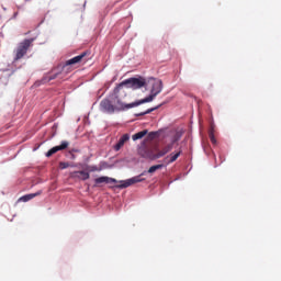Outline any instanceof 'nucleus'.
I'll list each match as a JSON object with an SVG mask.
<instances>
[{
  "instance_id": "obj_7",
  "label": "nucleus",
  "mask_w": 281,
  "mask_h": 281,
  "mask_svg": "<svg viewBox=\"0 0 281 281\" xmlns=\"http://www.w3.org/2000/svg\"><path fill=\"white\" fill-rule=\"evenodd\" d=\"M145 175H146V171H144L139 176H136L134 178L127 179V180L123 181L119 186V188L124 189V188H130V186H133L135 183H140V181H144V178H142V177H144Z\"/></svg>"
},
{
  "instance_id": "obj_22",
  "label": "nucleus",
  "mask_w": 281,
  "mask_h": 281,
  "mask_svg": "<svg viewBox=\"0 0 281 281\" xmlns=\"http://www.w3.org/2000/svg\"><path fill=\"white\" fill-rule=\"evenodd\" d=\"M155 135H157V133L150 132V133L148 134V138H149V139H155Z\"/></svg>"
},
{
  "instance_id": "obj_9",
  "label": "nucleus",
  "mask_w": 281,
  "mask_h": 281,
  "mask_svg": "<svg viewBox=\"0 0 281 281\" xmlns=\"http://www.w3.org/2000/svg\"><path fill=\"white\" fill-rule=\"evenodd\" d=\"M67 148H69V142L63 140L60 145L50 148L46 153V157H52V155H56V153H58L60 150H67Z\"/></svg>"
},
{
  "instance_id": "obj_1",
  "label": "nucleus",
  "mask_w": 281,
  "mask_h": 281,
  "mask_svg": "<svg viewBox=\"0 0 281 281\" xmlns=\"http://www.w3.org/2000/svg\"><path fill=\"white\" fill-rule=\"evenodd\" d=\"M173 144L166 145L160 150H155L153 147L146 146V143H143L140 147L138 148V155L143 157L144 159H150L151 161H155L157 159H161V157H165V155H168L172 150Z\"/></svg>"
},
{
  "instance_id": "obj_11",
  "label": "nucleus",
  "mask_w": 281,
  "mask_h": 281,
  "mask_svg": "<svg viewBox=\"0 0 281 281\" xmlns=\"http://www.w3.org/2000/svg\"><path fill=\"white\" fill-rule=\"evenodd\" d=\"M179 157H181V150L176 154H170L169 156L165 157L162 161L165 166H170V164H175Z\"/></svg>"
},
{
  "instance_id": "obj_21",
  "label": "nucleus",
  "mask_w": 281,
  "mask_h": 281,
  "mask_svg": "<svg viewBox=\"0 0 281 281\" xmlns=\"http://www.w3.org/2000/svg\"><path fill=\"white\" fill-rule=\"evenodd\" d=\"M71 165L69 162H59V168L61 170H65L67 168H69Z\"/></svg>"
},
{
  "instance_id": "obj_4",
  "label": "nucleus",
  "mask_w": 281,
  "mask_h": 281,
  "mask_svg": "<svg viewBox=\"0 0 281 281\" xmlns=\"http://www.w3.org/2000/svg\"><path fill=\"white\" fill-rule=\"evenodd\" d=\"M120 93H122V91H119L116 93L114 88L113 94L111 95L114 103L115 111H128V109L135 108L133 103L125 104L124 102H122V100L120 99L121 98Z\"/></svg>"
},
{
  "instance_id": "obj_20",
  "label": "nucleus",
  "mask_w": 281,
  "mask_h": 281,
  "mask_svg": "<svg viewBox=\"0 0 281 281\" xmlns=\"http://www.w3.org/2000/svg\"><path fill=\"white\" fill-rule=\"evenodd\" d=\"M160 106H162V104H160V105H158L156 108L147 110L146 112L142 113V115H148V113H153V111H157V109H159Z\"/></svg>"
},
{
  "instance_id": "obj_13",
  "label": "nucleus",
  "mask_w": 281,
  "mask_h": 281,
  "mask_svg": "<svg viewBox=\"0 0 281 281\" xmlns=\"http://www.w3.org/2000/svg\"><path fill=\"white\" fill-rule=\"evenodd\" d=\"M155 98H157V95L153 94V92H150V94L147 98L142 99V100L136 101V102H133L132 106H139V104H146V102H153L155 100Z\"/></svg>"
},
{
  "instance_id": "obj_16",
  "label": "nucleus",
  "mask_w": 281,
  "mask_h": 281,
  "mask_svg": "<svg viewBox=\"0 0 281 281\" xmlns=\"http://www.w3.org/2000/svg\"><path fill=\"white\" fill-rule=\"evenodd\" d=\"M148 135V130L140 131L132 136L133 142H137V139H143Z\"/></svg>"
},
{
  "instance_id": "obj_10",
  "label": "nucleus",
  "mask_w": 281,
  "mask_h": 281,
  "mask_svg": "<svg viewBox=\"0 0 281 281\" xmlns=\"http://www.w3.org/2000/svg\"><path fill=\"white\" fill-rule=\"evenodd\" d=\"M130 139H131V135H128V134H123V135L120 137L117 144H115V145L113 146L115 153H119V150H122V148H124V144H126V142H128Z\"/></svg>"
},
{
  "instance_id": "obj_8",
  "label": "nucleus",
  "mask_w": 281,
  "mask_h": 281,
  "mask_svg": "<svg viewBox=\"0 0 281 281\" xmlns=\"http://www.w3.org/2000/svg\"><path fill=\"white\" fill-rule=\"evenodd\" d=\"M100 106H101V111H103V113H109L110 115L115 113V105L109 99H103L100 103Z\"/></svg>"
},
{
  "instance_id": "obj_18",
  "label": "nucleus",
  "mask_w": 281,
  "mask_h": 281,
  "mask_svg": "<svg viewBox=\"0 0 281 281\" xmlns=\"http://www.w3.org/2000/svg\"><path fill=\"white\" fill-rule=\"evenodd\" d=\"M209 137L211 139V143L216 146V137L214 136V127L212 126L211 130L209 131Z\"/></svg>"
},
{
  "instance_id": "obj_2",
  "label": "nucleus",
  "mask_w": 281,
  "mask_h": 281,
  "mask_svg": "<svg viewBox=\"0 0 281 281\" xmlns=\"http://www.w3.org/2000/svg\"><path fill=\"white\" fill-rule=\"evenodd\" d=\"M124 87H127V89H133L135 91L137 89H142L143 87H148V83L144 77H132L119 83L115 88V93H117L119 91H124Z\"/></svg>"
},
{
  "instance_id": "obj_14",
  "label": "nucleus",
  "mask_w": 281,
  "mask_h": 281,
  "mask_svg": "<svg viewBox=\"0 0 281 281\" xmlns=\"http://www.w3.org/2000/svg\"><path fill=\"white\" fill-rule=\"evenodd\" d=\"M42 193H43L42 191H37L36 193H30L21 196L19 201H23V203H27V201H32V199H35V196H41Z\"/></svg>"
},
{
  "instance_id": "obj_12",
  "label": "nucleus",
  "mask_w": 281,
  "mask_h": 281,
  "mask_svg": "<svg viewBox=\"0 0 281 281\" xmlns=\"http://www.w3.org/2000/svg\"><path fill=\"white\" fill-rule=\"evenodd\" d=\"M94 183H95V186H100L102 183H117V180H115L113 178H109L106 176H102V177L94 179Z\"/></svg>"
},
{
  "instance_id": "obj_15",
  "label": "nucleus",
  "mask_w": 281,
  "mask_h": 281,
  "mask_svg": "<svg viewBox=\"0 0 281 281\" xmlns=\"http://www.w3.org/2000/svg\"><path fill=\"white\" fill-rule=\"evenodd\" d=\"M72 177H76L77 179H81V181H87L90 175L87 171H75L72 172Z\"/></svg>"
},
{
  "instance_id": "obj_3",
  "label": "nucleus",
  "mask_w": 281,
  "mask_h": 281,
  "mask_svg": "<svg viewBox=\"0 0 281 281\" xmlns=\"http://www.w3.org/2000/svg\"><path fill=\"white\" fill-rule=\"evenodd\" d=\"M89 56H91V52L86 50V52L81 53L80 55L72 57L71 59H68L61 69L65 71V69H69V67H71V65H78L80 63H83V64L88 63Z\"/></svg>"
},
{
  "instance_id": "obj_5",
  "label": "nucleus",
  "mask_w": 281,
  "mask_h": 281,
  "mask_svg": "<svg viewBox=\"0 0 281 281\" xmlns=\"http://www.w3.org/2000/svg\"><path fill=\"white\" fill-rule=\"evenodd\" d=\"M32 43H34V38L24 40L22 43H20L18 48L15 49L14 60H21V58H23V56L27 54V49L32 47Z\"/></svg>"
},
{
  "instance_id": "obj_19",
  "label": "nucleus",
  "mask_w": 281,
  "mask_h": 281,
  "mask_svg": "<svg viewBox=\"0 0 281 281\" xmlns=\"http://www.w3.org/2000/svg\"><path fill=\"white\" fill-rule=\"evenodd\" d=\"M60 76V71L53 72L50 76L47 77V82H50V80H56Z\"/></svg>"
},
{
  "instance_id": "obj_23",
  "label": "nucleus",
  "mask_w": 281,
  "mask_h": 281,
  "mask_svg": "<svg viewBox=\"0 0 281 281\" xmlns=\"http://www.w3.org/2000/svg\"><path fill=\"white\" fill-rule=\"evenodd\" d=\"M123 93H124L123 97L126 98V93L124 91H123Z\"/></svg>"
},
{
  "instance_id": "obj_6",
  "label": "nucleus",
  "mask_w": 281,
  "mask_h": 281,
  "mask_svg": "<svg viewBox=\"0 0 281 281\" xmlns=\"http://www.w3.org/2000/svg\"><path fill=\"white\" fill-rule=\"evenodd\" d=\"M151 87L150 93L154 95H159L164 91V82L159 79L150 78L147 80V87Z\"/></svg>"
},
{
  "instance_id": "obj_17",
  "label": "nucleus",
  "mask_w": 281,
  "mask_h": 281,
  "mask_svg": "<svg viewBox=\"0 0 281 281\" xmlns=\"http://www.w3.org/2000/svg\"><path fill=\"white\" fill-rule=\"evenodd\" d=\"M164 164H160V165H154L151 166L149 169H148V173L149 175H153L154 172H157V170H161V168H164Z\"/></svg>"
}]
</instances>
